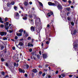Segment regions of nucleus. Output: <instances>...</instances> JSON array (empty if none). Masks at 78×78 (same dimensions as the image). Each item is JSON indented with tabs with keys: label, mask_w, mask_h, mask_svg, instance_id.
Instances as JSON below:
<instances>
[{
	"label": "nucleus",
	"mask_w": 78,
	"mask_h": 78,
	"mask_svg": "<svg viewBox=\"0 0 78 78\" xmlns=\"http://www.w3.org/2000/svg\"><path fill=\"white\" fill-rule=\"evenodd\" d=\"M48 78H51V76H48Z\"/></svg>",
	"instance_id": "60"
},
{
	"label": "nucleus",
	"mask_w": 78,
	"mask_h": 78,
	"mask_svg": "<svg viewBox=\"0 0 78 78\" xmlns=\"http://www.w3.org/2000/svg\"><path fill=\"white\" fill-rule=\"evenodd\" d=\"M59 78H61V75H59Z\"/></svg>",
	"instance_id": "61"
},
{
	"label": "nucleus",
	"mask_w": 78,
	"mask_h": 78,
	"mask_svg": "<svg viewBox=\"0 0 78 78\" xmlns=\"http://www.w3.org/2000/svg\"><path fill=\"white\" fill-rule=\"evenodd\" d=\"M70 17H67V20H70Z\"/></svg>",
	"instance_id": "44"
},
{
	"label": "nucleus",
	"mask_w": 78,
	"mask_h": 78,
	"mask_svg": "<svg viewBox=\"0 0 78 78\" xmlns=\"http://www.w3.org/2000/svg\"><path fill=\"white\" fill-rule=\"evenodd\" d=\"M4 24H5V25H6V26H7L8 25H9V23H8V22H6V24L5 23Z\"/></svg>",
	"instance_id": "15"
},
{
	"label": "nucleus",
	"mask_w": 78,
	"mask_h": 78,
	"mask_svg": "<svg viewBox=\"0 0 78 78\" xmlns=\"http://www.w3.org/2000/svg\"><path fill=\"white\" fill-rule=\"evenodd\" d=\"M28 40H30L31 39V37H28L27 38Z\"/></svg>",
	"instance_id": "32"
},
{
	"label": "nucleus",
	"mask_w": 78,
	"mask_h": 78,
	"mask_svg": "<svg viewBox=\"0 0 78 78\" xmlns=\"http://www.w3.org/2000/svg\"><path fill=\"white\" fill-rule=\"evenodd\" d=\"M66 10L68 11L70 10V8H66Z\"/></svg>",
	"instance_id": "22"
},
{
	"label": "nucleus",
	"mask_w": 78,
	"mask_h": 78,
	"mask_svg": "<svg viewBox=\"0 0 78 78\" xmlns=\"http://www.w3.org/2000/svg\"><path fill=\"white\" fill-rule=\"evenodd\" d=\"M39 3L41 6H43V4L41 2H39Z\"/></svg>",
	"instance_id": "18"
},
{
	"label": "nucleus",
	"mask_w": 78,
	"mask_h": 78,
	"mask_svg": "<svg viewBox=\"0 0 78 78\" xmlns=\"http://www.w3.org/2000/svg\"><path fill=\"white\" fill-rule=\"evenodd\" d=\"M6 25H5V29H6V30H8V29H9V26H8L7 27H6Z\"/></svg>",
	"instance_id": "16"
},
{
	"label": "nucleus",
	"mask_w": 78,
	"mask_h": 78,
	"mask_svg": "<svg viewBox=\"0 0 78 78\" xmlns=\"http://www.w3.org/2000/svg\"><path fill=\"white\" fill-rule=\"evenodd\" d=\"M35 24L36 25H39V22H40V21H39L38 22V21H37V20H36L35 21Z\"/></svg>",
	"instance_id": "8"
},
{
	"label": "nucleus",
	"mask_w": 78,
	"mask_h": 78,
	"mask_svg": "<svg viewBox=\"0 0 78 78\" xmlns=\"http://www.w3.org/2000/svg\"><path fill=\"white\" fill-rule=\"evenodd\" d=\"M5 65L6 66H7V67L8 66V63H6L5 64Z\"/></svg>",
	"instance_id": "38"
},
{
	"label": "nucleus",
	"mask_w": 78,
	"mask_h": 78,
	"mask_svg": "<svg viewBox=\"0 0 78 78\" xmlns=\"http://www.w3.org/2000/svg\"><path fill=\"white\" fill-rule=\"evenodd\" d=\"M69 77H72V75H69Z\"/></svg>",
	"instance_id": "58"
},
{
	"label": "nucleus",
	"mask_w": 78,
	"mask_h": 78,
	"mask_svg": "<svg viewBox=\"0 0 78 78\" xmlns=\"http://www.w3.org/2000/svg\"><path fill=\"white\" fill-rule=\"evenodd\" d=\"M73 45L74 47H78V44H76V43H74Z\"/></svg>",
	"instance_id": "10"
},
{
	"label": "nucleus",
	"mask_w": 78,
	"mask_h": 78,
	"mask_svg": "<svg viewBox=\"0 0 78 78\" xmlns=\"http://www.w3.org/2000/svg\"><path fill=\"white\" fill-rule=\"evenodd\" d=\"M62 75L63 76V77H64L65 76V75L64 74H62Z\"/></svg>",
	"instance_id": "40"
},
{
	"label": "nucleus",
	"mask_w": 78,
	"mask_h": 78,
	"mask_svg": "<svg viewBox=\"0 0 78 78\" xmlns=\"http://www.w3.org/2000/svg\"><path fill=\"white\" fill-rule=\"evenodd\" d=\"M14 9H15V10H17V7L16 6H15L14 7Z\"/></svg>",
	"instance_id": "31"
},
{
	"label": "nucleus",
	"mask_w": 78,
	"mask_h": 78,
	"mask_svg": "<svg viewBox=\"0 0 78 78\" xmlns=\"http://www.w3.org/2000/svg\"><path fill=\"white\" fill-rule=\"evenodd\" d=\"M19 45L20 46H22V45H23V43H22V42H20L19 43V44L18 45V46H19Z\"/></svg>",
	"instance_id": "13"
},
{
	"label": "nucleus",
	"mask_w": 78,
	"mask_h": 78,
	"mask_svg": "<svg viewBox=\"0 0 78 78\" xmlns=\"http://www.w3.org/2000/svg\"><path fill=\"white\" fill-rule=\"evenodd\" d=\"M68 2L69 3V4H71V1H69Z\"/></svg>",
	"instance_id": "43"
},
{
	"label": "nucleus",
	"mask_w": 78,
	"mask_h": 78,
	"mask_svg": "<svg viewBox=\"0 0 78 78\" xmlns=\"http://www.w3.org/2000/svg\"><path fill=\"white\" fill-rule=\"evenodd\" d=\"M37 71V69H34L32 70V72L34 73H36Z\"/></svg>",
	"instance_id": "11"
},
{
	"label": "nucleus",
	"mask_w": 78,
	"mask_h": 78,
	"mask_svg": "<svg viewBox=\"0 0 78 78\" xmlns=\"http://www.w3.org/2000/svg\"><path fill=\"white\" fill-rule=\"evenodd\" d=\"M16 63H14V66H16Z\"/></svg>",
	"instance_id": "45"
},
{
	"label": "nucleus",
	"mask_w": 78,
	"mask_h": 78,
	"mask_svg": "<svg viewBox=\"0 0 78 78\" xmlns=\"http://www.w3.org/2000/svg\"><path fill=\"white\" fill-rule=\"evenodd\" d=\"M15 39H18L17 37V36H16V37H15Z\"/></svg>",
	"instance_id": "47"
},
{
	"label": "nucleus",
	"mask_w": 78,
	"mask_h": 78,
	"mask_svg": "<svg viewBox=\"0 0 78 78\" xmlns=\"http://www.w3.org/2000/svg\"><path fill=\"white\" fill-rule=\"evenodd\" d=\"M39 74H42V72H39Z\"/></svg>",
	"instance_id": "55"
},
{
	"label": "nucleus",
	"mask_w": 78,
	"mask_h": 78,
	"mask_svg": "<svg viewBox=\"0 0 78 78\" xmlns=\"http://www.w3.org/2000/svg\"><path fill=\"white\" fill-rule=\"evenodd\" d=\"M49 43L50 42L49 41H47L46 42V44H49Z\"/></svg>",
	"instance_id": "26"
},
{
	"label": "nucleus",
	"mask_w": 78,
	"mask_h": 78,
	"mask_svg": "<svg viewBox=\"0 0 78 78\" xmlns=\"http://www.w3.org/2000/svg\"><path fill=\"white\" fill-rule=\"evenodd\" d=\"M14 2H12L11 3V4L12 5H14Z\"/></svg>",
	"instance_id": "29"
},
{
	"label": "nucleus",
	"mask_w": 78,
	"mask_h": 78,
	"mask_svg": "<svg viewBox=\"0 0 78 78\" xmlns=\"http://www.w3.org/2000/svg\"><path fill=\"white\" fill-rule=\"evenodd\" d=\"M24 4L26 6H27V5H28V2H25L24 3Z\"/></svg>",
	"instance_id": "20"
},
{
	"label": "nucleus",
	"mask_w": 78,
	"mask_h": 78,
	"mask_svg": "<svg viewBox=\"0 0 78 78\" xmlns=\"http://www.w3.org/2000/svg\"><path fill=\"white\" fill-rule=\"evenodd\" d=\"M9 77V76H8V75H7L6 76H5V77Z\"/></svg>",
	"instance_id": "59"
},
{
	"label": "nucleus",
	"mask_w": 78,
	"mask_h": 78,
	"mask_svg": "<svg viewBox=\"0 0 78 78\" xmlns=\"http://www.w3.org/2000/svg\"><path fill=\"white\" fill-rule=\"evenodd\" d=\"M48 5L50 6H56L55 4L54 3H52L50 2H48Z\"/></svg>",
	"instance_id": "4"
},
{
	"label": "nucleus",
	"mask_w": 78,
	"mask_h": 78,
	"mask_svg": "<svg viewBox=\"0 0 78 78\" xmlns=\"http://www.w3.org/2000/svg\"><path fill=\"white\" fill-rule=\"evenodd\" d=\"M9 32H10V33H12V31H11V30H9Z\"/></svg>",
	"instance_id": "62"
},
{
	"label": "nucleus",
	"mask_w": 78,
	"mask_h": 78,
	"mask_svg": "<svg viewBox=\"0 0 78 78\" xmlns=\"http://www.w3.org/2000/svg\"><path fill=\"white\" fill-rule=\"evenodd\" d=\"M33 17V16L32 15H30L29 18V21H30V23H32V24H33V19H31V18Z\"/></svg>",
	"instance_id": "2"
},
{
	"label": "nucleus",
	"mask_w": 78,
	"mask_h": 78,
	"mask_svg": "<svg viewBox=\"0 0 78 78\" xmlns=\"http://www.w3.org/2000/svg\"><path fill=\"white\" fill-rule=\"evenodd\" d=\"M18 65H19V64H16V67H17V66H18Z\"/></svg>",
	"instance_id": "56"
},
{
	"label": "nucleus",
	"mask_w": 78,
	"mask_h": 78,
	"mask_svg": "<svg viewBox=\"0 0 78 78\" xmlns=\"http://www.w3.org/2000/svg\"><path fill=\"white\" fill-rule=\"evenodd\" d=\"M29 4H30V5H31V4H32V2H29Z\"/></svg>",
	"instance_id": "51"
},
{
	"label": "nucleus",
	"mask_w": 78,
	"mask_h": 78,
	"mask_svg": "<svg viewBox=\"0 0 78 78\" xmlns=\"http://www.w3.org/2000/svg\"><path fill=\"white\" fill-rule=\"evenodd\" d=\"M25 66L27 68H28L29 67V66H28V65H26Z\"/></svg>",
	"instance_id": "30"
},
{
	"label": "nucleus",
	"mask_w": 78,
	"mask_h": 78,
	"mask_svg": "<svg viewBox=\"0 0 78 78\" xmlns=\"http://www.w3.org/2000/svg\"><path fill=\"white\" fill-rule=\"evenodd\" d=\"M45 74H42V76H45Z\"/></svg>",
	"instance_id": "52"
},
{
	"label": "nucleus",
	"mask_w": 78,
	"mask_h": 78,
	"mask_svg": "<svg viewBox=\"0 0 78 78\" xmlns=\"http://www.w3.org/2000/svg\"><path fill=\"white\" fill-rule=\"evenodd\" d=\"M30 44L29 43L27 45V46L28 47H30Z\"/></svg>",
	"instance_id": "35"
},
{
	"label": "nucleus",
	"mask_w": 78,
	"mask_h": 78,
	"mask_svg": "<svg viewBox=\"0 0 78 78\" xmlns=\"http://www.w3.org/2000/svg\"><path fill=\"white\" fill-rule=\"evenodd\" d=\"M12 49L13 50H15V47H13L12 48Z\"/></svg>",
	"instance_id": "41"
},
{
	"label": "nucleus",
	"mask_w": 78,
	"mask_h": 78,
	"mask_svg": "<svg viewBox=\"0 0 78 78\" xmlns=\"http://www.w3.org/2000/svg\"><path fill=\"white\" fill-rule=\"evenodd\" d=\"M39 53L41 55V51H40L39 52Z\"/></svg>",
	"instance_id": "53"
},
{
	"label": "nucleus",
	"mask_w": 78,
	"mask_h": 78,
	"mask_svg": "<svg viewBox=\"0 0 78 78\" xmlns=\"http://www.w3.org/2000/svg\"><path fill=\"white\" fill-rule=\"evenodd\" d=\"M3 40L4 41H5V40H7V38H6V37H4L3 38Z\"/></svg>",
	"instance_id": "23"
},
{
	"label": "nucleus",
	"mask_w": 78,
	"mask_h": 78,
	"mask_svg": "<svg viewBox=\"0 0 78 78\" xmlns=\"http://www.w3.org/2000/svg\"><path fill=\"white\" fill-rule=\"evenodd\" d=\"M50 27V25H49V24H48L47 25V27Z\"/></svg>",
	"instance_id": "54"
},
{
	"label": "nucleus",
	"mask_w": 78,
	"mask_h": 78,
	"mask_svg": "<svg viewBox=\"0 0 78 78\" xmlns=\"http://www.w3.org/2000/svg\"><path fill=\"white\" fill-rule=\"evenodd\" d=\"M2 75H5V72H2Z\"/></svg>",
	"instance_id": "34"
},
{
	"label": "nucleus",
	"mask_w": 78,
	"mask_h": 78,
	"mask_svg": "<svg viewBox=\"0 0 78 78\" xmlns=\"http://www.w3.org/2000/svg\"><path fill=\"white\" fill-rule=\"evenodd\" d=\"M71 8L72 9L73 8V5L71 6Z\"/></svg>",
	"instance_id": "48"
},
{
	"label": "nucleus",
	"mask_w": 78,
	"mask_h": 78,
	"mask_svg": "<svg viewBox=\"0 0 78 78\" xmlns=\"http://www.w3.org/2000/svg\"><path fill=\"white\" fill-rule=\"evenodd\" d=\"M43 45H44V44L42 43L41 44V46L42 47L43 46Z\"/></svg>",
	"instance_id": "63"
},
{
	"label": "nucleus",
	"mask_w": 78,
	"mask_h": 78,
	"mask_svg": "<svg viewBox=\"0 0 78 78\" xmlns=\"http://www.w3.org/2000/svg\"><path fill=\"white\" fill-rule=\"evenodd\" d=\"M77 30H74L73 34H75L76 33V32H77Z\"/></svg>",
	"instance_id": "17"
},
{
	"label": "nucleus",
	"mask_w": 78,
	"mask_h": 78,
	"mask_svg": "<svg viewBox=\"0 0 78 78\" xmlns=\"http://www.w3.org/2000/svg\"><path fill=\"white\" fill-rule=\"evenodd\" d=\"M62 1L64 2H66V0H62Z\"/></svg>",
	"instance_id": "50"
},
{
	"label": "nucleus",
	"mask_w": 78,
	"mask_h": 78,
	"mask_svg": "<svg viewBox=\"0 0 78 78\" xmlns=\"http://www.w3.org/2000/svg\"><path fill=\"white\" fill-rule=\"evenodd\" d=\"M31 46L32 47H33V45L32 44H30V47H31Z\"/></svg>",
	"instance_id": "57"
},
{
	"label": "nucleus",
	"mask_w": 78,
	"mask_h": 78,
	"mask_svg": "<svg viewBox=\"0 0 78 78\" xmlns=\"http://www.w3.org/2000/svg\"><path fill=\"white\" fill-rule=\"evenodd\" d=\"M25 76H26V77H27L28 75L27 74H25Z\"/></svg>",
	"instance_id": "39"
},
{
	"label": "nucleus",
	"mask_w": 78,
	"mask_h": 78,
	"mask_svg": "<svg viewBox=\"0 0 78 78\" xmlns=\"http://www.w3.org/2000/svg\"><path fill=\"white\" fill-rule=\"evenodd\" d=\"M0 27H1V28H3L4 27V25H3V24H1V25Z\"/></svg>",
	"instance_id": "28"
},
{
	"label": "nucleus",
	"mask_w": 78,
	"mask_h": 78,
	"mask_svg": "<svg viewBox=\"0 0 78 78\" xmlns=\"http://www.w3.org/2000/svg\"><path fill=\"white\" fill-rule=\"evenodd\" d=\"M37 57L38 59H39L40 58V55H37Z\"/></svg>",
	"instance_id": "25"
},
{
	"label": "nucleus",
	"mask_w": 78,
	"mask_h": 78,
	"mask_svg": "<svg viewBox=\"0 0 78 78\" xmlns=\"http://www.w3.org/2000/svg\"><path fill=\"white\" fill-rule=\"evenodd\" d=\"M57 8L58 9L61 10V9H62V7L61 5L60 4H59L57 6Z\"/></svg>",
	"instance_id": "3"
},
{
	"label": "nucleus",
	"mask_w": 78,
	"mask_h": 78,
	"mask_svg": "<svg viewBox=\"0 0 78 78\" xmlns=\"http://www.w3.org/2000/svg\"><path fill=\"white\" fill-rule=\"evenodd\" d=\"M23 20H27V18L26 17H25L23 18Z\"/></svg>",
	"instance_id": "24"
},
{
	"label": "nucleus",
	"mask_w": 78,
	"mask_h": 78,
	"mask_svg": "<svg viewBox=\"0 0 78 78\" xmlns=\"http://www.w3.org/2000/svg\"><path fill=\"white\" fill-rule=\"evenodd\" d=\"M29 51H30V52H31V51H32V49L30 48L29 49Z\"/></svg>",
	"instance_id": "36"
},
{
	"label": "nucleus",
	"mask_w": 78,
	"mask_h": 78,
	"mask_svg": "<svg viewBox=\"0 0 78 78\" xmlns=\"http://www.w3.org/2000/svg\"><path fill=\"white\" fill-rule=\"evenodd\" d=\"M71 24L73 26V25H74V23L71 22Z\"/></svg>",
	"instance_id": "33"
},
{
	"label": "nucleus",
	"mask_w": 78,
	"mask_h": 78,
	"mask_svg": "<svg viewBox=\"0 0 78 78\" xmlns=\"http://www.w3.org/2000/svg\"><path fill=\"white\" fill-rule=\"evenodd\" d=\"M0 34L2 36H4V35H6V33L4 32H1Z\"/></svg>",
	"instance_id": "5"
},
{
	"label": "nucleus",
	"mask_w": 78,
	"mask_h": 78,
	"mask_svg": "<svg viewBox=\"0 0 78 78\" xmlns=\"http://www.w3.org/2000/svg\"><path fill=\"white\" fill-rule=\"evenodd\" d=\"M38 67H39V68H40L41 67V65H40V66H39Z\"/></svg>",
	"instance_id": "64"
},
{
	"label": "nucleus",
	"mask_w": 78,
	"mask_h": 78,
	"mask_svg": "<svg viewBox=\"0 0 78 78\" xmlns=\"http://www.w3.org/2000/svg\"><path fill=\"white\" fill-rule=\"evenodd\" d=\"M26 32V31L25 30L23 32L24 34H25Z\"/></svg>",
	"instance_id": "49"
},
{
	"label": "nucleus",
	"mask_w": 78,
	"mask_h": 78,
	"mask_svg": "<svg viewBox=\"0 0 78 78\" xmlns=\"http://www.w3.org/2000/svg\"><path fill=\"white\" fill-rule=\"evenodd\" d=\"M58 71H57L55 72V74H58Z\"/></svg>",
	"instance_id": "42"
},
{
	"label": "nucleus",
	"mask_w": 78,
	"mask_h": 78,
	"mask_svg": "<svg viewBox=\"0 0 78 78\" xmlns=\"http://www.w3.org/2000/svg\"><path fill=\"white\" fill-rule=\"evenodd\" d=\"M19 31L20 33H22L23 32V29H20L19 30Z\"/></svg>",
	"instance_id": "19"
},
{
	"label": "nucleus",
	"mask_w": 78,
	"mask_h": 78,
	"mask_svg": "<svg viewBox=\"0 0 78 78\" xmlns=\"http://www.w3.org/2000/svg\"><path fill=\"white\" fill-rule=\"evenodd\" d=\"M19 71L21 73H24L25 70L23 69H21L20 68L19 69Z\"/></svg>",
	"instance_id": "7"
},
{
	"label": "nucleus",
	"mask_w": 78,
	"mask_h": 78,
	"mask_svg": "<svg viewBox=\"0 0 78 78\" xmlns=\"http://www.w3.org/2000/svg\"><path fill=\"white\" fill-rule=\"evenodd\" d=\"M17 35L18 36H22V34L21 33H19L17 34Z\"/></svg>",
	"instance_id": "14"
},
{
	"label": "nucleus",
	"mask_w": 78,
	"mask_h": 78,
	"mask_svg": "<svg viewBox=\"0 0 78 78\" xmlns=\"http://www.w3.org/2000/svg\"><path fill=\"white\" fill-rule=\"evenodd\" d=\"M52 14H53V12H52L51 11L47 14V16H48V17H50V16H51V15H52Z\"/></svg>",
	"instance_id": "6"
},
{
	"label": "nucleus",
	"mask_w": 78,
	"mask_h": 78,
	"mask_svg": "<svg viewBox=\"0 0 78 78\" xmlns=\"http://www.w3.org/2000/svg\"><path fill=\"white\" fill-rule=\"evenodd\" d=\"M19 13L17 12H16L14 14V17L15 19H18L19 18Z\"/></svg>",
	"instance_id": "1"
},
{
	"label": "nucleus",
	"mask_w": 78,
	"mask_h": 78,
	"mask_svg": "<svg viewBox=\"0 0 78 78\" xmlns=\"http://www.w3.org/2000/svg\"><path fill=\"white\" fill-rule=\"evenodd\" d=\"M31 30L32 31H34V27H33L32 26L30 27Z\"/></svg>",
	"instance_id": "9"
},
{
	"label": "nucleus",
	"mask_w": 78,
	"mask_h": 78,
	"mask_svg": "<svg viewBox=\"0 0 78 78\" xmlns=\"http://www.w3.org/2000/svg\"><path fill=\"white\" fill-rule=\"evenodd\" d=\"M43 57L44 59L47 58V55L46 54H43Z\"/></svg>",
	"instance_id": "12"
},
{
	"label": "nucleus",
	"mask_w": 78,
	"mask_h": 78,
	"mask_svg": "<svg viewBox=\"0 0 78 78\" xmlns=\"http://www.w3.org/2000/svg\"><path fill=\"white\" fill-rule=\"evenodd\" d=\"M0 22L3 23V21H2V18H0Z\"/></svg>",
	"instance_id": "21"
},
{
	"label": "nucleus",
	"mask_w": 78,
	"mask_h": 78,
	"mask_svg": "<svg viewBox=\"0 0 78 78\" xmlns=\"http://www.w3.org/2000/svg\"><path fill=\"white\" fill-rule=\"evenodd\" d=\"M5 21H7V20H8V18H5Z\"/></svg>",
	"instance_id": "37"
},
{
	"label": "nucleus",
	"mask_w": 78,
	"mask_h": 78,
	"mask_svg": "<svg viewBox=\"0 0 78 78\" xmlns=\"http://www.w3.org/2000/svg\"><path fill=\"white\" fill-rule=\"evenodd\" d=\"M1 60L2 61H4L5 59H4V58H1Z\"/></svg>",
	"instance_id": "27"
},
{
	"label": "nucleus",
	"mask_w": 78,
	"mask_h": 78,
	"mask_svg": "<svg viewBox=\"0 0 78 78\" xmlns=\"http://www.w3.org/2000/svg\"><path fill=\"white\" fill-rule=\"evenodd\" d=\"M45 66L46 67H47L48 66V65H46Z\"/></svg>",
	"instance_id": "46"
}]
</instances>
